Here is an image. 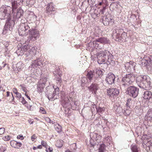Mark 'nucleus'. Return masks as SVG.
Returning a JSON list of instances; mask_svg holds the SVG:
<instances>
[{
  "label": "nucleus",
  "instance_id": "nucleus-51",
  "mask_svg": "<svg viewBox=\"0 0 152 152\" xmlns=\"http://www.w3.org/2000/svg\"><path fill=\"white\" fill-rule=\"evenodd\" d=\"M45 120L48 123H50L51 121L50 118L48 117H46L45 118Z\"/></svg>",
  "mask_w": 152,
  "mask_h": 152
},
{
  "label": "nucleus",
  "instance_id": "nucleus-37",
  "mask_svg": "<svg viewBox=\"0 0 152 152\" xmlns=\"http://www.w3.org/2000/svg\"><path fill=\"white\" fill-rule=\"evenodd\" d=\"M56 146L59 148H60L62 146V143L60 140H58L56 143Z\"/></svg>",
  "mask_w": 152,
  "mask_h": 152
},
{
  "label": "nucleus",
  "instance_id": "nucleus-33",
  "mask_svg": "<svg viewBox=\"0 0 152 152\" xmlns=\"http://www.w3.org/2000/svg\"><path fill=\"white\" fill-rule=\"evenodd\" d=\"M23 11L21 10H19L17 13L16 16L17 18H20L23 15Z\"/></svg>",
  "mask_w": 152,
  "mask_h": 152
},
{
  "label": "nucleus",
  "instance_id": "nucleus-31",
  "mask_svg": "<svg viewBox=\"0 0 152 152\" xmlns=\"http://www.w3.org/2000/svg\"><path fill=\"white\" fill-rule=\"evenodd\" d=\"M131 150L133 152H138V148L136 145H131Z\"/></svg>",
  "mask_w": 152,
  "mask_h": 152
},
{
  "label": "nucleus",
  "instance_id": "nucleus-49",
  "mask_svg": "<svg viewBox=\"0 0 152 152\" xmlns=\"http://www.w3.org/2000/svg\"><path fill=\"white\" fill-rule=\"evenodd\" d=\"M15 94L16 95V96L18 98L20 99L21 98V95L20 93L18 92Z\"/></svg>",
  "mask_w": 152,
  "mask_h": 152
},
{
  "label": "nucleus",
  "instance_id": "nucleus-24",
  "mask_svg": "<svg viewBox=\"0 0 152 152\" xmlns=\"http://www.w3.org/2000/svg\"><path fill=\"white\" fill-rule=\"evenodd\" d=\"M28 17L29 18L30 20L32 21L36 20V16L33 13H32L29 14Z\"/></svg>",
  "mask_w": 152,
  "mask_h": 152
},
{
  "label": "nucleus",
  "instance_id": "nucleus-56",
  "mask_svg": "<svg viewBox=\"0 0 152 152\" xmlns=\"http://www.w3.org/2000/svg\"><path fill=\"white\" fill-rule=\"evenodd\" d=\"M103 3V1H102V2H99L98 5H101Z\"/></svg>",
  "mask_w": 152,
  "mask_h": 152
},
{
  "label": "nucleus",
  "instance_id": "nucleus-48",
  "mask_svg": "<svg viewBox=\"0 0 152 152\" xmlns=\"http://www.w3.org/2000/svg\"><path fill=\"white\" fill-rule=\"evenodd\" d=\"M37 138V137L36 136V135L35 134H33L31 137V140L32 141H34Z\"/></svg>",
  "mask_w": 152,
  "mask_h": 152
},
{
  "label": "nucleus",
  "instance_id": "nucleus-2",
  "mask_svg": "<svg viewBox=\"0 0 152 152\" xmlns=\"http://www.w3.org/2000/svg\"><path fill=\"white\" fill-rule=\"evenodd\" d=\"M98 59L97 62L99 64L107 61L109 63L112 61L113 56L108 50H104L97 52L96 55Z\"/></svg>",
  "mask_w": 152,
  "mask_h": 152
},
{
  "label": "nucleus",
  "instance_id": "nucleus-29",
  "mask_svg": "<svg viewBox=\"0 0 152 152\" xmlns=\"http://www.w3.org/2000/svg\"><path fill=\"white\" fill-rule=\"evenodd\" d=\"M93 72L91 71L88 72L87 74V77L89 80H91L92 77H93Z\"/></svg>",
  "mask_w": 152,
  "mask_h": 152
},
{
  "label": "nucleus",
  "instance_id": "nucleus-27",
  "mask_svg": "<svg viewBox=\"0 0 152 152\" xmlns=\"http://www.w3.org/2000/svg\"><path fill=\"white\" fill-rule=\"evenodd\" d=\"M45 86L38 84L37 87V91L39 92H42L43 91Z\"/></svg>",
  "mask_w": 152,
  "mask_h": 152
},
{
  "label": "nucleus",
  "instance_id": "nucleus-9",
  "mask_svg": "<svg viewBox=\"0 0 152 152\" xmlns=\"http://www.w3.org/2000/svg\"><path fill=\"white\" fill-rule=\"evenodd\" d=\"M107 95L109 97L112 98L116 96L119 93L118 90L116 88H109L107 90Z\"/></svg>",
  "mask_w": 152,
  "mask_h": 152
},
{
  "label": "nucleus",
  "instance_id": "nucleus-5",
  "mask_svg": "<svg viewBox=\"0 0 152 152\" xmlns=\"http://www.w3.org/2000/svg\"><path fill=\"white\" fill-rule=\"evenodd\" d=\"M142 66H147L148 70L152 72V56L146 57L141 61Z\"/></svg>",
  "mask_w": 152,
  "mask_h": 152
},
{
  "label": "nucleus",
  "instance_id": "nucleus-64",
  "mask_svg": "<svg viewBox=\"0 0 152 152\" xmlns=\"http://www.w3.org/2000/svg\"><path fill=\"white\" fill-rule=\"evenodd\" d=\"M65 152H72L70 151L69 150H67L66 151H65Z\"/></svg>",
  "mask_w": 152,
  "mask_h": 152
},
{
  "label": "nucleus",
  "instance_id": "nucleus-59",
  "mask_svg": "<svg viewBox=\"0 0 152 152\" xmlns=\"http://www.w3.org/2000/svg\"><path fill=\"white\" fill-rule=\"evenodd\" d=\"M33 149L34 150H35L37 149V147H33Z\"/></svg>",
  "mask_w": 152,
  "mask_h": 152
},
{
  "label": "nucleus",
  "instance_id": "nucleus-21",
  "mask_svg": "<svg viewBox=\"0 0 152 152\" xmlns=\"http://www.w3.org/2000/svg\"><path fill=\"white\" fill-rule=\"evenodd\" d=\"M144 95V98L145 99H149L152 95L151 92L150 91H146L145 92Z\"/></svg>",
  "mask_w": 152,
  "mask_h": 152
},
{
  "label": "nucleus",
  "instance_id": "nucleus-18",
  "mask_svg": "<svg viewBox=\"0 0 152 152\" xmlns=\"http://www.w3.org/2000/svg\"><path fill=\"white\" fill-rule=\"evenodd\" d=\"M89 88L90 90L92 91V93H94L95 94L96 91L98 89V87L96 84H92Z\"/></svg>",
  "mask_w": 152,
  "mask_h": 152
},
{
  "label": "nucleus",
  "instance_id": "nucleus-30",
  "mask_svg": "<svg viewBox=\"0 0 152 152\" xmlns=\"http://www.w3.org/2000/svg\"><path fill=\"white\" fill-rule=\"evenodd\" d=\"M140 69V66L138 65H136L135 64L134 67L133 68V70H134L135 72L137 73L139 72V69Z\"/></svg>",
  "mask_w": 152,
  "mask_h": 152
},
{
  "label": "nucleus",
  "instance_id": "nucleus-16",
  "mask_svg": "<svg viewBox=\"0 0 152 152\" xmlns=\"http://www.w3.org/2000/svg\"><path fill=\"white\" fill-rule=\"evenodd\" d=\"M11 145L13 148H18L21 146L22 144L15 140H12L10 142Z\"/></svg>",
  "mask_w": 152,
  "mask_h": 152
},
{
  "label": "nucleus",
  "instance_id": "nucleus-54",
  "mask_svg": "<svg viewBox=\"0 0 152 152\" xmlns=\"http://www.w3.org/2000/svg\"><path fill=\"white\" fill-rule=\"evenodd\" d=\"M37 147V149L38 148V149H41L42 148V145H39V146H38Z\"/></svg>",
  "mask_w": 152,
  "mask_h": 152
},
{
  "label": "nucleus",
  "instance_id": "nucleus-23",
  "mask_svg": "<svg viewBox=\"0 0 152 152\" xmlns=\"http://www.w3.org/2000/svg\"><path fill=\"white\" fill-rule=\"evenodd\" d=\"M54 127L56 130L58 132H60L62 131V127L59 124H55Z\"/></svg>",
  "mask_w": 152,
  "mask_h": 152
},
{
  "label": "nucleus",
  "instance_id": "nucleus-47",
  "mask_svg": "<svg viewBox=\"0 0 152 152\" xmlns=\"http://www.w3.org/2000/svg\"><path fill=\"white\" fill-rule=\"evenodd\" d=\"M40 111L43 114H45L46 113V111L42 107H41L40 108Z\"/></svg>",
  "mask_w": 152,
  "mask_h": 152
},
{
  "label": "nucleus",
  "instance_id": "nucleus-12",
  "mask_svg": "<svg viewBox=\"0 0 152 152\" xmlns=\"http://www.w3.org/2000/svg\"><path fill=\"white\" fill-rule=\"evenodd\" d=\"M61 98L63 103L64 104L66 105L71 104L70 102L72 101V99L70 97H68L67 95L65 96L62 95L61 96Z\"/></svg>",
  "mask_w": 152,
  "mask_h": 152
},
{
  "label": "nucleus",
  "instance_id": "nucleus-26",
  "mask_svg": "<svg viewBox=\"0 0 152 152\" xmlns=\"http://www.w3.org/2000/svg\"><path fill=\"white\" fill-rule=\"evenodd\" d=\"M16 53L18 56H21L23 54L24 51L22 48H20L17 50Z\"/></svg>",
  "mask_w": 152,
  "mask_h": 152
},
{
  "label": "nucleus",
  "instance_id": "nucleus-57",
  "mask_svg": "<svg viewBox=\"0 0 152 152\" xmlns=\"http://www.w3.org/2000/svg\"><path fill=\"white\" fill-rule=\"evenodd\" d=\"M114 21V20L112 19H110V21H109V22H113Z\"/></svg>",
  "mask_w": 152,
  "mask_h": 152
},
{
  "label": "nucleus",
  "instance_id": "nucleus-19",
  "mask_svg": "<svg viewBox=\"0 0 152 152\" xmlns=\"http://www.w3.org/2000/svg\"><path fill=\"white\" fill-rule=\"evenodd\" d=\"M90 136H92V138L94 140L97 141L98 142L99 141V139H98L101 138V136L95 133H92L91 134Z\"/></svg>",
  "mask_w": 152,
  "mask_h": 152
},
{
  "label": "nucleus",
  "instance_id": "nucleus-3",
  "mask_svg": "<svg viewBox=\"0 0 152 152\" xmlns=\"http://www.w3.org/2000/svg\"><path fill=\"white\" fill-rule=\"evenodd\" d=\"M151 79L147 75H140L136 78V83L140 88L147 90L151 85Z\"/></svg>",
  "mask_w": 152,
  "mask_h": 152
},
{
  "label": "nucleus",
  "instance_id": "nucleus-15",
  "mask_svg": "<svg viewBox=\"0 0 152 152\" xmlns=\"http://www.w3.org/2000/svg\"><path fill=\"white\" fill-rule=\"evenodd\" d=\"M136 63L132 61H130L129 62L126 63L125 64V69L127 70L132 71Z\"/></svg>",
  "mask_w": 152,
  "mask_h": 152
},
{
  "label": "nucleus",
  "instance_id": "nucleus-60",
  "mask_svg": "<svg viewBox=\"0 0 152 152\" xmlns=\"http://www.w3.org/2000/svg\"><path fill=\"white\" fill-rule=\"evenodd\" d=\"M3 89V88L1 87H0V91H2Z\"/></svg>",
  "mask_w": 152,
  "mask_h": 152
},
{
  "label": "nucleus",
  "instance_id": "nucleus-10",
  "mask_svg": "<svg viewBox=\"0 0 152 152\" xmlns=\"http://www.w3.org/2000/svg\"><path fill=\"white\" fill-rule=\"evenodd\" d=\"M36 49V47H31V48H30V51L28 53L26 54V56L28 57L30 59H33L34 58L37 54Z\"/></svg>",
  "mask_w": 152,
  "mask_h": 152
},
{
  "label": "nucleus",
  "instance_id": "nucleus-14",
  "mask_svg": "<svg viewBox=\"0 0 152 152\" xmlns=\"http://www.w3.org/2000/svg\"><path fill=\"white\" fill-rule=\"evenodd\" d=\"M106 39L104 38H98L93 41V44L94 46L97 49V48H100L99 46V44L98 43H104L106 41Z\"/></svg>",
  "mask_w": 152,
  "mask_h": 152
},
{
  "label": "nucleus",
  "instance_id": "nucleus-36",
  "mask_svg": "<svg viewBox=\"0 0 152 152\" xmlns=\"http://www.w3.org/2000/svg\"><path fill=\"white\" fill-rule=\"evenodd\" d=\"M104 148L105 145L104 144H102L101 145L99 148V152L101 151L104 152Z\"/></svg>",
  "mask_w": 152,
  "mask_h": 152
},
{
  "label": "nucleus",
  "instance_id": "nucleus-34",
  "mask_svg": "<svg viewBox=\"0 0 152 152\" xmlns=\"http://www.w3.org/2000/svg\"><path fill=\"white\" fill-rule=\"evenodd\" d=\"M30 46L29 45H26L24 46L22 48L23 50L24 51H26L28 50V49H30Z\"/></svg>",
  "mask_w": 152,
  "mask_h": 152
},
{
  "label": "nucleus",
  "instance_id": "nucleus-28",
  "mask_svg": "<svg viewBox=\"0 0 152 152\" xmlns=\"http://www.w3.org/2000/svg\"><path fill=\"white\" fill-rule=\"evenodd\" d=\"M42 64V62L40 61H37L36 60H35L34 63L32 64V67H34V66H39L41 65Z\"/></svg>",
  "mask_w": 152,
  "mask_h": 152
},
{
  "label": "nucleus",
  "instance_id": "nucleus-17",
  "mask_svg": "<svg viewBox=\"0 0 152 152\" xmlns=\"http://www.w3.org/2000/svg\"><path fill=\"white\" fill-rule=\"evenodd\" d=\"M46 11L47 12L50 13V12L54 11L55 10V8H54L53 4L52 3H50L48 4L46 8Z\"/></svg>",
  "mask_w": 152,
  "mask_h": 152
},
{
  "label": "nucleus",
  "instance_id": "nucleus-22",
  "mask_svg": "<svg viewBox=\"0 0 152 152\" xmlns=\"http://www.w3.org/2000/svg\"><path fill=\"white\" fill-rule=\"evenodd\" d=\"M46 81L47 79L45 77H43L41 78L38 84L45 86Z\"/></svg>",
  "mask_w": 152,
  "mask_h": 152
},
{
  "label": "nucleus",
  "instance_id": "nucleus-52",
  "mask_svg": "<svg viewBox=\"0 0 152 152\" xmlns=\"http://www.w3.org/2000/svg\"><path fill=\"white\" fill-rule=\"evenodd\" d=\"M12 91H13V92L15 94H16L18 92H17V89L16 88H14L13 89V90H12Z\"/></svg>",
  "mask_w": 152,
  "mask_h": 152
},
{
  "label": "nucleus",
  "instance_id": "nucleus-11",
  "mask_svg": "<svg viewBox=\"0 0 152 152\" xmlns=\"http://www.w3.org/2000/svg\"><path fill=\"white\" fill-rule=\"evenodd\" d=\"M115 76L113 73H109L106 77V81L109 84H112L114 83Z\"/></svg>",
  "mask_w": 152,
  "mask_h": 152
},
{
  "label": "nucleus",
  "instance_id": "nucleus-45",
  "mask_svg": "<svg viewBox=\"0 0 152 152\" xmlns=\"http://www.w3.org/2000/svg\"><path fill=\"white\" fill-rule=\"evenodd\" d=\"M97 110L98 112H102L104 110V107H98L97 109Z\"/></svg>",
  "mask_w": 152,
  "mask_h": 152
},
{
  "label": "nucleus",
  "instance_id": "nucleus-20",
  "mask_svg": "<svg viewBox=\"0 0 152 152\" xmlns=\"http://www.w3.org/2000/svg\"><path fill=\"white\" fill-rule=\"evenodd\" d=\"M118 29H114L113 30L112 36L113 38H118L120 36V34H119L118 32L117 33V31H118Z\"/></svg>",
  "mask_w": 152,
  "mask_h": 152
},
{
  "label": "nucleus",
  "instance_id": "nucleus-4",
  "mask_svg": "<svg viewBox=\"0 0 152 152\" xmlns=\"http://www.w3.org/2000/svg\"><path fill=\"white\" fill-rule=\"evenodd\" d=\"M135 77L134 75L131 74H127L123 77L121 82L122 87L125 88L132 84L135 80Z\"/></svg>",
  "mask_w": 152,
  "mask_h": 152
},
{
  "label": "nucleus",
  "instance_id": "nucleus-53",
  "mask_svg": "<svg viewBox=\"0 0 152 152\" xmlns=\"http://www.w3.org/2000/svg\"><path fill=\"white\" fill-rule=\"evenodd\" d=\"M34 107L33 106H30V107L29 108V109L31 111H33L34 110Z\"/></svg>",
  "mask_w": 152,
  "mask_h": 152
},
{
  "label": "nucleus",
  "instance_id": "nucleus-43",
  "mask_svg": "<svg viewBox=\"0 0 152 152\" xmlns=\"http://www.w3.org/2000/svg\"><path fill=\"white\" fill-rule=\"evenodd\" d=\"M41 144L42 145L45 147V148L48 146L46 142L42 140L41 141Z\"/></svg>",
  "mask_w": 152,
  "mask_h": 152
},
{
  "label": "nucleus",
  "instance_id": "nucleus-38",
  "mask_svg": "<svg viewBox=\"0 0 152 152\" xmlns=\"http://www.w3.org/2000/svg\"><path fill=\"white\" fill-rule=\"evenodd\" d=\"M103 23L104 25L105 24V25L109 24V20L108 18H105V19L103 20Z\"/></svg>",
  "mask_w": 152,
  "mask_h": 152
},
{
  "label": "nucleus",
  "instance_id": "nucleus-1",
  "mask_svg": "<svg viewBox=\"0 0 152 152\" xmlns=\"http://www.w3.org/2000/svg\"><path fill=\"white\" fill-rule=\"evenodd\" d=\"M30 23L28 24L27 23L22 24L20 25L19 28L18 32L20 35L25 36L27 35L25 32L28 30L30 33L29 38L31 40L35 41L38 37L39 32L33 29L31 30L30 28Z\"/></svg>",
  "mask_w": 152,
  "mask_h": 152
},
{
  "label": "nucleus",
  "instance_id": "nucleus-25",
  "mask_svg": "<svg viewBox=\"0 0 152 152\" xmlns=\"http://www.w3.org/2000/svg\"><path fill=\"white\" fill-rule=\"evenodd\" d=\"M103 72L99 69H96V75L98 77H101L103 74Z\"/></svg>",
  "mask_w": 152,
  "mask_h": 152
},
{
  "label": "nucleus",
  "instance_id": "nucleus-13",
  "mask_svg": "<svg viewBox=\"0 0 152 152\" xmlns=\"http://www.w3.org/2000/svg\"><path fill=\"white\" fill-rule=\"evenodd\" d=\"M59 88H58L54 89V91L53 93H49L48 95H47V96L49 100H53L57 98L54 97L55 95L58 94Z\"/></svg>",
  "mask_w": 152,
  "mask_h": 152
},
{
  "label": "nucleus",
  "instance_id": "nucleus-58",
  "mask_svg": "<svg viewBox=\"0 0 152 152\" xmlns=\"http://www.w3.org/2000/svg\"><path fill=\"white\" fill-rule=\"evenodd\" d=\"M7 96H9L10 92L9 91H7Z\"/></svg>",
  "mask_w": 152,
  "mask_h": 152
},
{
  "label": "nucleus",
  "instance_id": "nucleus-7",
  "mask_svg": "<svg viewBox=\"0 0 152 152\" xmlns=\"http://www.w3.org/2000/svg\"><path fill=\"white\" fill-rule=\"evenodd\" d=\"M11 8L9 6H3L0 8V11L3 12L6 18L9 19L11 11Z\"/></svg>",
  "mask_w": 152,
  "mask_h": 152
},
{
  "label": "nucleus",
  "instance_id": "nucleus-6",
  "mask_svg": "<svg viewBox=\"0 0 152 152\" xmlns=\"http://www.w3.org/2000/svg\"><path fill=\"white\" fill-rule=\"evenodd\" d=\"M127 92L129 95L135 98L138 95V89L134 86H130L128 88Z\"/></svg>",
  "mask_w": 152,
  "mask_h": 152
},
{
  "label": "nucleus",
  "instance_id": "nucleus-61",
  "mask_svg": "<svg viewBox=\"0 0 152 152\" xmlns=\"http://www.w3.org/2000/svg\"><path fill=\"white\" fill-rule=\"evenodd\" d=\"M26 96L27 97L29 100H30L31 99H30V97L28 95H27Z\"/></svg>",
  "mask_w": 152,
  "mask_h": 152
},
{
  "label": "nucleus",
  "instance_id": "nucleus-40",
  "mask_svg": "<svg viewBox=\"0 0 152 152\" xmlns=\"http://www.w3.org/2000/svg\"><path fill=\"white\" fill-rule=\"evenodd\" d=\"M46 151L47 152H52L53 150V149L52 148H50L48 146L46 147Z\"/></svg>",
  "mask_w": 152,
  "mask_h": 152
},
{
  "label": "nucleus",
  "instance_id": "nucleus-62",
  "mask_svg": "<svg viewBox=\"0 0 152 152\" xmlns=\"http://www.w3.org/2000/svg\"><path fill=\"white\" fill-rule=\"evenodd\" d=\"M50 123H52V124H54V122L53 121H51V122Z\"/></svg>",
  "mask_w": 152,
  "mask_h": 152
},
{
  "label": "nucleus",
  "instance_id": "nucleus-44",
  "mask_svg": "<svg viewBox=\"0 0 152 152\" xmlns=\"http://www.w3.org/2000/svg\"><path fill=\"white\" fill-rule=\"evenodd\" d=\"M21 99H20V102L22 103L23 104H25L27 102L25 100L24 97H22L21 98Z\"/></svg>",
  "mask_w": 152,
  "mask_h": 152
},
{
  "label": "nucleus",
  "instance_id": "nucleus-39",
  "mask_svg": "<svg viewBox=\"0 0 152 152\" xmlns=\"http://www.w3.org/2000/svg\"><path fill=\"white\" fill-rule=\"evenodd\" d=\"M10 137L9 135L5 136L3 137V139L5 141L9 140L10 139Z\"/></svg>",
  "mask_w": 152,
  "mask_h": 152
},
{
  "label": "nucleus",
  "instance_id": "nucleus-46",
  "mask_svg": "<svg viewBox=\"0 0 152 152\" xmlns=\"http://www.w3.org/2000/svg\"><path fill=\"white\" fill-rule=\"evenodd\" d=\"M5 129L4 128H0V134L1 135L3 134L5 132Z\"/></svg>",
  "mask_w": 152,
  "mask_h": 152
},
{
  "label": "nucleus",
  "instance_id": "nucleus-35",
  "mask_svg": "<svg viewBox=\"0 0 152 152\" xmlns=\"http://www.w3.org/2000/svg\"><path fill=\"white\" fill-rule=\"evenodd\" d=\"M11 2L12 7V10L13 11L15 9L17 8V2L15 1Z\"/></svg>",
  "mask_w": 152,
  "mask_h": 152
},
{
  "label": "nucleus",
  "instance_id": "nucleus-55",
  "mask_svg": "<svg viewBox=\"0 0 152 152\" xmlns=\"http://www.w3.org/2000/svg\"><path fill=\"white\" fill-rule=\"evenodd\" d=\"M29 123L30 124H33V121H31V120H29Z\"/></svg>",
  "mask_w": 152,
  "mask_h": 152
},
{
  "label": "nucleus",
  "instance_id": "nucleus-8",
  "mask_svg": "<svg viewBox=\"0 0 152 152\" xmlns=\"http://www.w3.org/2000/svg\"><path fill=\"white\" fill-rule=\"evenodd\" d=\"M14 25V23L13 20H10V19H7L4 28V32H5V31H7L8 30L11 31Z\"/></svg>",
  "mask_w": 152,
  "mask_h": 152
},
{
  "label": "nucleus",
  "instance_id": "nucleus-32",
  "mask_svg": "<svg viewBox=\"0 0 152 152\" xmlns=\"http://www.w3.org/2000/svg\"><path fill=\"white\" fill-rule=\"evenodd\" d=\"M146 116L151 118H152V109H150L148 111Z\"/></svg>",
  "mask_w": 152,
  "mask_h": 152
},
{
  "label": "nucleus",
  "instance_id": "nucleus-41",
  "mask_svg": "<svg viewBox=\"0 0 152 152\" xmlns=\"http://www.w3.org/2000/svg\"><path fill=\"white\" fill-rule=\"evenodd\" d=\"M59 77L56 80V82L57 83L59 84L61 83V77L60 75H58Z\"/></svg>",
  "mask_w": 152,
  "mask_h": 152
},
{
  "label": "nucleus",
  "instance_id": "nucleus-50",
  "mask_svg": "<svg viewBox=\"0 0 152 152\" xmlns=\"http://www.w3.org/2000/svg\"><path fill=\"white\" fill-rule=\"evenodd\" d=\"M17 138L18 139L23 140L24 139V137L22 135H18L17 136Z\"/></svg>",
  "mask_w": 152,
  "mask_h": 152
},
{
  "label": "nucleus",
  "instance_id": "nucleus-63",
  "mask_svg": "<svg viewBox=\"0 0 152 152\" xmlns=\"http://www.w3.org/2000/svg\"><path fill=\"white\" fill-rule=\"evenodd\" d=\"M24 92H25V95L26 96L27 95V93H27V91H24Z\"/></svg>",
  "mask_w": 152,
  "mask_h": 152
},
{
  "label": "nucleus",
  "instance_id": "nucleus-42",
  "mask_svg": "<svg viewBox=\"0 0 152 152\" xmlns=\"http://www.w3.org/2000/svg\"><path fill=\"white\" fill-rule=\"evenodd\" d=\"M20 87H21V89L24 91H26L27 90L25 85L21 84L20 85Z\"/></svg>",
  "mask_w": 152,
  "mask_h": 152
}]
</instances>
